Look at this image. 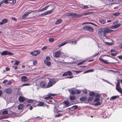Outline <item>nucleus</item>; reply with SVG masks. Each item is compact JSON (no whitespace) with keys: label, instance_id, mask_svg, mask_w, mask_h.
<instances>
[{"label":"nucleus","instance_id":"obj_42","mask_svg":"<svg viewBox=\"0 0 122 122\" xmlns=\"http://www.w3.org/2000/svg\"><path fill=\"white\" fill-rule=\"evenodd\" d=\"M30 85V84H26V83H25L24 84L22 85H21L20 86H21V87H22L23 86H28Z\"/></svg>","mask_w":122,"mask_h":122},{"label":"nucleus","instance_id":"obj_39","mask_svg":"<svg viewBox=\"0 0 122 122\" xmlns=\"http://www.w3.org/2000/svg\"><path fill=\"white\" fill-rule=\"evenodd\" d=\"M33 100L32 99H28L26 101V102L27 103H31L33 102Z\"/></svg>","mask_w":122,"mask_h":122},{"label":"nucleus","instance_id":"obj_52","mask_svg":"<svg viewBox=\"0 0 122 122\" xmlns=\"http://www.w3.org/2000/svg\"><path fill=\"white\" fill-rule=\"evenodd\" d=\"M120 14V12H117L113 14V15H114L117 16L119 15Z\"/></svg>","mask_w":122,"mask_h":122},{"label":"nucleus","instance_id":"obj_12","mask_svg":"<svg viewBox=\"0 0 122 122\" xmlns=\"http://www.w3.org/2000/svg\"><path fill=\"white\" fill-rule=\"evenodd\" d=\"M32 12V11H31L26 13L22 16V18L23 19L25 18L28 15Z\"/></svg>","mask_w":122,"mask_h":122},{"label":"nucleus","instance_id":"obj_33","mask_svg":"<svg viewBox=\"0 0 122 122\" xmlns=\"http://www.w3.org/2000/svg\"><path fill=\"white\" fill-rule=\"evenodd\" d=\"M44 103L43 102L39 101V106H44Z\"/></svg>","mask_w":122,"mask_h":122},{"label":"nucleus","instance_id":"obj_11","mask_svg":"<svg viewBox=\"0 0 122 122\" xmlns=\"http://www.w3.org/2000/svg\"><path fill=\"white\" fill-rule=\"evenodd\" d=\"M28 80L27 77L25 76H22L21 77L20 81L21 82H25Z\"/></svg>","mask_w":122,"mask_h":122},{"label":"nucleus","instance_id":"obj_37","mask_svg":"<svg viewBox=\"0 0 122 122\" xmlns=\"http://www.w3.org/2000/svg\"><path fill=\"white\" fill-rule=\"evenodd\" d=\"M94 71V70L92 69H90L89 70H88L84 72V73H88L89 72H93Z\"/></svg>","mask_w":122,"mask_h":122},{"label":"nucleus","instance_id":"obj_13","mask_svg":"<svg viewBox=\"0 0 122 122\" xmlns=\"http://www.w3.org/2000/svg\"><path fill=\"white\" fill-rule=\"evenodd\" d=\"M5 92L7 94H10L12 92V90L10 88L5 89Z\"/></svg>","mask_w":122,"mask_h":122},{"label":"nucleus","instance_id":"obj_38","mask_svg":"<svg viewBox=\"0 0 122 122\" xmlns=\"http://www.w3.org/2000/svg\"><path fill=\"white\" fill-rule=\"evenodd\" d=\"M102 31H98L97 33V35L99 37H101L102 35Z\"/></svg>","mask_w":122,"mask_h":122},{"label":"nucleus","instance_id":"obj_36","mask_svg":"<svg viewBox=\"0 0 122 122\" xmlns=\"http://www.w3.org/2000/svg\"><path fill=\"white\" fill-rule=\"evenodd\" d=\"M89 95L91 96L94 97L96 95V94L94 92H91L90 93Z\"/></svg>","mask_w":122,"mask_h":122},{"label":"nucleus","instance_id":"obj_31","mask_svg":"<svg viewBox=\"0 0 122 122\" xmlns=\"http://www.w3.org/2000/svg\"><path fill=\"white\" fill-rule=\"evenodd\" d=\"M76 98V97L74 96H71L69 97V99L71 100H75Z\"/></svg>","mask_w":122,"mask_h":122},{"label":"nucleus","instance_id":"obj_2","mask_svg":"<svg viewBox=\"0 0 122 122\" xmlns=\"http://www.w3.org/2000/svg\"><path fill=\"white\" fill-rule=\"evenodd\" d=\"M65 108V106L63 105L62 103H61L59 106L58 109H57L56 107H54V108L55 109L54 110V111L55 112H63L64 111V110H63V109Z\"/></svg>","mask_w":122,"mask_h":122},{"label":"nucleus","instance_id":"obj_29","mask_svg":"<svg viewBox=\"0 0 122 122\" xmlns=\"http://www.w3.org/2000/svg\"><path fill=\"white\" fill-rule=\"evenodd\" d=\"M65 113L63 112V113H59L57 115H55V116L56 117H59L62 116L63 115H65Z\"/></svg>","mask_w":122,"mask_h":122},{"label":"nucleus","instance_id":"obj_17","mask_svg":"<svg viewBox=\"0 0 122 122\" xmlns=\"http://www.w3.org/2000/svg\"><path fill=\"white\" fill-rule=\"evenodd\" d=\"M25 98L22 96H20L18 98L19 101L20 102H23L25 101Z\"/></svg>","mask_w":122,"mask_h":122},{"label":"nucleus","instance_id":"obj_61","mask_svg":"<svg viewBox=\"0 0 122 122\" xmlns=\"http://www.w3.org/2000/svg\"><path fill=\"white\" fill-rule=\"evenodd\" d=\"M41 15H46V12H45L42 13Z\"/></svg>","mask_w":122,"mask_h":122},{"label":"nucleus","instance_id":"obj_3","mask_svg":"<svg viewBox=\"0 0 122 122\" xmlns=\"http://www.w3.org/2000/svg\"><path fill=\"white\" fill-rule=\"evenodd\" d=\"M101 31H102L103 33L104 36H106L107 33H111L113 31V30L110 29V28L104 27L101 29Z\"/></svg>","mask_w":122,"mask_h":122},{"label":"nucleus","instance_id":"obj_28","mask_svg":"<svg viewBox=\"0 0 122 122\" xmlns=\"http://www.w3.org/2000/svg\"><path fill=\"white\" fill-rule=\"evenodd\" d=\"M99 21L102 24H104L105 22H106V20L102 19L100 18L99 19Z\"/></svg>","mask_w":122,"mask_h":122},{"label":"nucleus","instance_id":"obj_30","mask_svg":"<svg viewBox=\"0 0 122 122\" xmlns=\"http://www.w3.org/2000/svg\"><path fill=\"white\" fill-rule=\"evenodd\" d=\"M49 6H45L43 8H42L40 10H39V12L43 11L46 10L49 7Z\"/></svg>","mask_w":122,"mask_h":122},{"label":"nucleus","instance_id":"obj_50","mask_svg":"<svg viewBox=\"0 0 122 122\" xmlns=\"http://www.w3.org/2000/svg\"><path fill=\"white\" fill-rule=\"evenodd\" d=\"M91 24L95 26H96V25H95V24L91 22H88V23H83V24Z\"/></svg>","mask_w":122,"mask_h":122},{"label":"nucleus","instance_id":"obj_59","mask_svg":"<svg viewBox=\"0 0 122 122\" xmlns=\"http://www.w3.org/2000/svg\"><path fill=\"white\" fill-rule=\"evenodd\" d=\"M68 75L67 73V72H66L64 73V74H62V76H66Z\"/></svg>","mask_w":122,"mask_h":122},{"label":"nucleus","instance_id":"obj_41","mask_svg":"<svg viewBox=\"0 0 122 122\" xmlns=\"http://www.w3.org/2000/svg\"><path fill=\"white\" fill-rule=\"evenodd\" d=\"M8 114V112L6 110H5L4 111H3L2 112V114L3 115L7 114Z\"/></svg>","mask_w":122,"mask_h":122},{"label":"nucleus","instance_id":"obj_21","mask_svg":"<svg viewBox=\"0 0 122 122\" xmlns=\"http://www.w3.org/2000/svg\"><path fill=\"white\" fill-rule=\"evenodd\" d=\"M99 60L102 62L105 63V64H110L111 63L109 62H107L105 60L101 58H99Z\"/></svg>","mask_w":122,"mask_h":122},{"label":"nucleus","instance_id":"obj_53","mask_svg":"<svg viewBox=\"0 0 122 122\" xmlns=\"http://www.w3.org/2000/svg\"><path fill=\"white\" fill-rule=\"evenodd\" d=\"M120 84V82L119 80L117 81V84L116 85V86H119Z\"/></svg>","mask_w":122,"mask_h":122},{"label":"nucleus","instance_id":"obj_32","mask_svg":"<svg viewBox=\"0 0 122 122\" xmlns=\"http://www.w3.org/2000/svg\"><path fill=\"white\" fill-rule=\"evenodd\" d=\"M66 44V43L65 42V41H64L63 42L61 43V44H59L58 46V47L59 48L60 47L62 46L65 45Z\"/></svg>","mask_w":122,"mask_h":122},{"label":"nucleus","instance_id":"obj_51","mask_svg":"<svg viewBox=\"0 0 122 122\" xmlns=\"http://www.w3.org/2000/svg\"><path fill=\"white\" fill-rule=\"evenodd\" d=\"M47 48V46H44L43 48H41V49L42 50H44L46 49Z\"/></svg>","mask_w":122,"mask_h":122},{"label":"nucleus","instance_id":"obj_7","mask_svg":"<svg viewBox=\"0 0 122 122\" xmlns=\"http://www.w3.org/2000/svg\"><path fill=\"white\" fill-rule=\"evenodd\" d=\"M2 56L6 55H12L14 54L11 52L8 51H3L1 54Z\"/></svg>","mask_w":122,"mask_h":122},{"label":"nucleus","instance_id":"obj_26","mask_svg":"<svg viewBox=\"0 0 122 122\" xmlns=\"http://www.w3.org/2000/svg\"><path fill=\"white\" fill-rule=\"evenodd\" d=\"M87 99V97L86 96H84L81 97L80 99L81 101H86Z\"/></svg>","mask_w":122,"mask_h":122},{"label":"nucleus","instance_id":"obj_62","mask_svg":"<svg viewBox=\"0 0 122 122\" xmlns=\"http://www.w3.org/2000/svg\"><path fill=\"white\" fill-rule=\"evenodd\" d=\"M119 20H117L115 21L114 22H113V24H115V23H118L119 22Z\"/></svg>","mask_w":122,"mask_h":122},{"label":"nucleus","instance_id":"obj_57","mask_svg":"<svg viewBox=\"0 0 122 122\" xmlns=\"http://www.w3.org/2000/svg\"><path fill=\"white\" fill-rule=\"evenodd\" d=\"M50 57H49L47 56L46 57V61H49L50 60Z\"/></svg>","mask_w":122,"mask_h":122},{"label":"nucleus","instance_id":"obj_22","mask_svg":"<svg viewBox=\"0 0 122 122\" xmlns=\"http://www.w3.org/2000/svg\"><path fill=\"white\" fill-rule=\"evenodd\" d=\"M45 63L47 65V66H51V62H49L45 60L44 61Z\"/></svg>","mask_w":122,"mask_h":122},{"label":"nucleus","instance_id":"obj_35","mask_svg":"<svg viewBox=\"0 0 122 122\" xmlns=\"http://www.w3.org/2000/svg\"><path fill=\"white\" fill-rule=\"evenodd\" d=\"M53 10H53V9H52L51 10H48V11H47L46 12V15L51 13H52V12H53Z\"/></svg>","mask_w":122,"mask_h":122},{"label":"nucleus","instance_id":"obj_9","mask_svg":"<svg viewBox=\"0 0 122 122\" xmlns=\"http://www.w3.org/2000/svg\"><path fill=\"white\" fill-rule=\"evenodd\" d=\"M40 85L41 87L42 88H47L46 87V84L44 81H42L40 83Z\"/></svg>","mask_w":122,"mask_h":122},{"label":"nucleus","instance_id":"obj_27","mask_svg":"<svg viewBox=\"0 0 122 122\" xmlns=\"http://www.w3.org/2000/svg\"><path fill=\"white\" fill-rule=\"evenodd\" d=\"M23 107V105L20 104L18 106V109L19 110H20L22 109Z\"/></svg>","mask_w":122,"mask_h":122},{"label":"nucleus","instance_id":"obj_25","mask_svg":"<svg viewBox=\"0 0 122 122\" xmlns=\"http://www.w3.org/2000/svg\"><path fill=\"white\" fill-rule=\"evenodd\" d=\"M119 97V96L118 95L114 96L111 97L110 98V100H113L116 99L117 98H118Z\"/></svg>","mask_w":122,"mask_h":122},{"label":"nucleus","instance_id":"obj_49","mask_svg":"<svg viewBox=\"0 0 122 122\" xmlns=\"http://www.w3.org/2000/svg\"><path fill=\"white\" fill-rule=\"evenodd\" d=\"M20 63L19 61H16L15 62V63L14 64V65H18Z\"/></svg>","mask_w":122,"mask_h":122},{"label":"nucleus","instance_id":"obj_4","mask_svg":"<svg viewBox=\"0 0 122 122\" xmlns=\"http://www.w3.org/2000/svg\"><path fill=\"white\" fill-rule=\"evenodd\" d=\"M57 81L55 78L50 79L49 80L48 85H47L46 87L49 88L54 85L56 82Z\"/></svg>","mask_w":122,"mask_h":122},{"label":"nucleus","instance_id":"obj_34","mask_svg":"<svg viewBox=\"0 0 122 122\" xmlns=\"http://www.w3.org/2000/svg\"><path fill=\"white\" fill-rule=\"evenodd\" d=\"M87 61V59L84 60L81 62H80L79 63L77 64V65L78 66V65H80L86 62Z\"/></svg>","mask_w":122,"mask_h":122},{"label":"nucleus","instance_id":"obj_19","mask_svg":"<svg viewBox=\"0 0 122 122\" xmlns=\"http://www.w3.org/2000/svg\"><path fill=\"white\" fill-rule=\"evenodd\" d=\"M8 20L7 19H4L2 20V21L0 22V25H1L3 24L6 23L8 22Z\"/></svg>","mask_w":122,"mask_h":122},{"label":"nucleus","instance_id":"obj_56","mask_svg":"<svg viewBox=\"0 0 122 122\" xmlns=\"http://www.w3.org/2000/svg\"><path fill=\"white\" fill-rule=\"evenodd\" d=\"M11 18L13 20L15 21H17L16 19V18H15V17H12Z\"/></svg>","mask_w":122,"mask_h":122},{"label":"nucleus","instance_id":"obj_8","mask_svg":"<svg viewBox=\"0 0 122 122\" xmlns=\"http://www.w3.org/2000/svg\"><path fill=\"white\" fill-rule=\"evenodd\" d=\"M65 41V42L66 43V44L67 43H72V44L74 43V44H76V40L73 41V39L66 40Z\"/></svg>","mask_w":122,"mask_h":122},{"label":"nucleus","instance_id":"obj_63","mask_svg":"<svg viewBox=\"0 0 122 122\" xmlns=\"http://www.w3.org/2000/svg\"><path fill=\"white\" fill-rule=\"evenodd\" d=\"M100 95L98 94H97L96 95V97H97V98H99V97H100Z\"/></svg>","mask_w":122,"mask_h":122},{"label":"nucleus","instance_id":"obj_15","mask_svg":"<svg viewBox=\"0 0 122 122\" xmlns=\"http://www.w3.org/2000/svg\"><path fill=\"white\" fill-rule=\"evenodd\" d=\"M38 50H36L30 53V54L33 56H36L38 54Z\"/></svg>","mask_w":122,"mask_h":122},{"label":"nucleus","instance_id":"obj_58","mask_svg":"<svg viewBox=\"0 0 122 122\" xmlns=\"http://www.w3.org/2000/svg\"><path fill=\"white\" fill-rule=\"evenodd\" d=\"M33 64L34 65H36L37 63V62L36 61H33Z\"/></svg>","mask_w":122,"mask_h":122},{"label":"nucleus","instance_id":"obj_47","mask_svg":"<svg viewBox=\"0 0 122 122\" xmlns=\"http://www.w3.org/2000/svg\"><path fill=\"white\" fill-rule=\"evenodd\" d=\"M76 93L79 94L81 92L80 90H76Z\"/></svg>","mask_w":122,"mask_h":122},{"label":"nucleus","instance_id":"obj_55","mask_svg":"<svg viewBox=\"0 0 122 122\" xmlns=\"http://www.w3.org/2000/svg\"><path fill=\"white\" fill-rule=\"evenodd\" d=\"M4 3L5 4H7L8 3L9 0H4Z\"/></svg>","mask_w":122,"mask_h":122},{"label":"nucleus","instance_id":"obj_16","mask_svg":"<svg viewBox=\"0 0 122 122\" xmlns=\"http://www.w3.org/2000/svg\"><path fill=\"white\" fill-rule=\"evenodd\" d=\"M120 25H121L120 24H117L114 26H111L110 28L112 29H116L119 27L120 26Z\"/></svg>","mask_w":122,"mask_h":122},{"label":"nucleus","instance_id":"obj_20","mask_svg":"<svg viewBox=\"0 0 122 122\" xmlns=\"http://www.w3.org/2000/svg\"><path fill=\"white\" fill-rule=\"evenodd\" d=\"M63 104L65 105L66 107H68L69 106L70 103L69 102L67 101H64L62 103Z\"/></svg>","mask_w":122,"mask_h":122},{"label":"nucleus","instance_id":"obj_5","mask_svg":"<svg viewBox=\"0 0 122 122\" xmlns=\"http://www.w3.org/2000/svg\"><path fill=\"white\" fill-rule=\"evenodd\" d=\"M83 29L84 30L87 31H89L91 32L93 31L94 30L93 28L92 27L89 26H85L83 27Z\"/></svg>","mask_w":122,"mask_h":122},{"label":"nucleus","instance_id":"obj_48","mask_svg":"<svg viewBox=\"0 0 122 122\" xmlns=\"http://www.w3.org/2000/svg\"><path fill=\"white\" fill-rule=\"evenodd\" d=\"M105 43L106 45L109 46L111 45L112 44V43H110L107 42H106Z\"/></svg>","mask_w":122,"mask_h":122},{"label":"nucleus","instance_id":"obj_46","mask_svg":"<svg viewBox=\"0 0 122 122\" xmlns=\"http://www.w3.org/2000/svg\"><path fill=\"white\" fill-rule=\"evenodd\" d=\"M54 39L53 38H50L49 39V41L51 42H52L54 41Z\"/></svg>","mask_w":122,"mask_h":122},{"label":"nucleus","instance_id":"obj_43","mask_svg":"<svg viewBox=\"0 0 122 122\" xmlns=\"http://www.w3.org/2000/svg\"><path fill=\"white\" fill-rule=\"evenodd\" d=\"M111 55L113 56H116L117 54V52L115 53H114L111 52Z\"/></svg>","mask_w":122,"mask_h":122},{"label":"nucleus","instance_id":"obj_44","mask_svg":"<svg viewBox=\"0 0 122 122\" xmlns=\"http://www.w3.org/2000/svg\"><path fill=\"white\" fill-rule=\"evenodd\" d=\"M67 72L69 76H71L72 75V73L70 71H67Z\"/></svg>","mask_w":122,"mask_h":122},{"label":"nucleus","instance_id":"obj_24","mask_svg":"<svg viewBox=\"0 0 122 122\" xmlns=\"http://www.w3.org/2000/svg\"><path fill=\"white\" fill-rule=\"evenodd\" d=\"M62 22V20L61 19L57 20L55 23L56 25H57L61 23Z\"/></svg>","mask_w":122,"mask_h":122},{"label":"nucleus","instance_id":"obj_23","mask_svg":"<svg viewBox=\"0 0 122 122\" xmlns=\"http://www.w3.org/2000/svg\"><path fill=\"white\" fill-rule=\"evenodd\" d=\"M16 3V0H9L8 3L14 4Z\"/></svg>","mask_w":122,"mask_h":122},{"label":"nucleus","instance_id":"obj_10","mask_svg":"<svg viewBox=\"0 0 122 122\" xmlns=\"http://www.w3.org/2000/svg\"><path fill=\"white\" fill-rule=\"evenodd\" d=\"M100 100V99L99 98H96L94 99V101L95 102H97V103L94 104L95 106H96L100 105L101 103L99 102Z\"/></svg>","mask_w":122,"mask_h":122},{"label":"nucleus","instance_id":"obj_1","mask_svg":"<svg viewBox=\"0 0 122 122\" xmlns=\"http://www.w3.org/2000/svg\"><path fill=\"white\" fill-rule=\"evenodd\" d=\"M89 14L88 13L81 14H76L74 13H66V15L67 16H72L71 17L73 18H77L78 17H82L83 16H85L88 15Z\"/></svg>","mask_w":122,"mask_h":122},{"label":"nucleus","instance_id":"obj_18","mask_svg":"<svg viewBox=\"0 0 122 122\" xmlns=\"http://www.w3.org/2000/svg\"><path fill=\"white\" fill-rule=\"evenodd\" d=\"M116 89L118 92L120 93H122V89L119 86H116Z\"/></svg>","mask_w":122,"mask_h":122},{"label":"nucleus","instance_id":"obj_60","mask_svg":"<svg viewBox=\"0 0 122 122\" xmlns=\"http://www.w3.org/2000/svg\"><path fill=\"white\" fill-rule=\"evenodd\" d=\"M6 69V71H9L10 70V68L8 67H6L5 68Z\"/></svg>","mask_w":122,"mask_h":122},{"label":"nucleus","instance_id":"obj_14","mask_svg":"<svg viewBox=\"0 0 122 122\" xmlns=\"http://www.w3.org/2000/svg\"><path fill=\"white\" fill-rule=\"evenodd\" d=\"M60 54L61 53L60 51H55L54 54L55 57L56 58H58L60 56Z\"/></svg>","mask_w":122,"mask_h":122},{"label":"nucleus","instance_id":"obj_40","mask_svg":"<svg viewBox=\"0 0 122 122\" xmlns=\"http://www.w3.org/2000/svg\"><path fill=\"white\" fill-rule=\"evenodd\" d=\"M117 0H109V2L111 4H113L115 3Z\"/></svg>","mask_w":122,"mask_h":122},{"label":"nucleus","instance_id":"obj_54","mask_svg":"<svg viewBox=\"0 0 122 122\" xmlns=\"http://www.w3.org/2000/svg\"><path fill=\"white\" fill-rule=\"evenodd\" d=\"M71 93L72 94L74 95L76 94V92L72 90L71 91Z\"/></svg>","mask_w":122,"mask_h":122},{"label":"nucleus","instance_id":"obj_45","mask_svg":"<svg viewBox=\"0 0 122 122\" xmlns=\"http://www.w3.org/2000/svg\"><path fill=\"white\" fill-rule=\"evenodd\" d=\"M93 99V97H89L88 98V101H92Z\"/></svg>","mask_w":122,"mask_h":122},{"label":"nucleus","instance_id":"obj_6","mask_svg":"<svg viewBox=\"0 0 122 122\" xmlns=\"http://www.w3.org/2000/svg\"><path fill=\"white\" fill-rule=\"evenodd\" d=\"M57 95L56 94H51L49 93L47 96L45 97L44 98L46 100L53 99V98L51 97V96H53L56 95Z\"/></svg>","mask_w":122,"mask_h":122},{"label":"nucleus","instance_id":"obj_64","mask_svg":"<svg viewBox=\"0 0 122 122\" xmlns=\"http://www.w3.org/2000/svg\"><path fill=\"white\" fill-rule=\"evenodd\" d=\"M118 58L121 59H122V56L120 55L118 56Z\"/></svg>","mask_w":122,"mask_h":122}]
</instances>
